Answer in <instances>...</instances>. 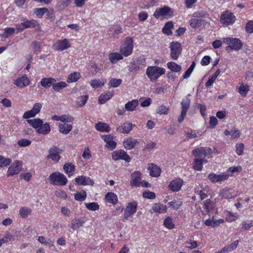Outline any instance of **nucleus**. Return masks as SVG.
<instances>
[{
	"mask_svg": "<svg viewBox=\"0 0 253 253\" xmlns=\"http://www.w3.org/2000/svg\"><path fill=\"white\" fill-rule=\"evenodd\" d=\"M165 69L158 66H149L146 70V75L151 81H156L160 76L165 74Z\"/></svg>",
	"mask_w": 253,
	"mask_h": 253,
	"instance_id": "nucleus-1",
	"label": "nucleus"
},
{
	"mask_svg": "<svg viewBox=\"0 0 253 253\" xmlns=\"http://www.w3.org/2000/svg\"><path fill=\"white\" fill-rule=\"evenodd\" d=\"M223 42L229 45L225 48L226 50H228L230 49L238 51L242 48L243 45L242 42L237 38H224L223 39Z\"/></svg>",
	"mask_w": 253,
	"mask_h": 253,
	"instance_id": "nucleus-2",
	"label": "nucleus"
},
{
	"mask_svg": "<svg viewBox=\"0 0 253 253\" xmlns=\"http://www.w3.org/2000/svg\"><path fill=\"white\" fill-rule=\"evenodd\" d=\"M49 179L52 185L64 186L68 181L66 177L62 173L55 172L50 174Z\"/></svg>",
	"mask_w": 253,
	"mask_h": 253,
	"instance_id": "nucleus-3",
	"label": "nucleus"
},
{
	"mask_svg": "<svg viewBox=\"0 0 253 253\" xmlns=\"http://www.w3.org/2000/svg\"><path fill=\"white\" fill-rule=\"evenodd\" d=\"M133 40L129 37L126 38L124 43L120 48V52L122 55L127 56L131 54L133 47Z\"/></svg>",
	"mask_w": 253,
	"mask_h": 253,
	"instance_id": "nucleus-4",
	"label": "nucleus"
},
{
	"mask_svg": "<svg viewBox=\"0 0 253 253\" xmlns=\"http://www.w3.org/2000/svg\"><path fill=\"white\" fill-rule=\"evenodd\" d=\"M170 50V56L173 60H177L182 52V46L180 42H172L169 44Z\"/></svg>",
	"mask_w": 253,
	"mask_h": 253,
	"instance_id": "nucleus-5",
	"label": "nucleus"
},
{
	"mask_svg": "<svg viewBox=\"0 0 253 253\" xmlns=\"http://www.w3.org/2000/svg\"><path fill=\"white\" fill-rule=\"evenodd\" d=\"M173 15V9L168 6L165 5L163 7L156 8L153 14V16L156 19H158L161 16H168L170 17H172Z\"/></svg>",
	"mask_w": 253,
	"mask_h": 253,
	"instance_id": "nucleus-6",
	"label": "nucleus"
},
{
	"mask_svg": "<svg viewBox=\"0 0 253 253\" xmlns=\"http://www.w3.org/2000/svg\"><path fill=\"white\" fill-rule=\"evenodd\" d=\"M229 177L228 173H221L220 174H216L213 172H211L208 176V179L212 183H219L227 180Z\"/></svg>",
	"mask_w": 253,
	"mask_h": 253,
	"instance_id": "nucleus-7",
	"label": "nucleus"
},
{
	"mask_svg": "<svg viewBox=\"0 0 253 253\" xmlns=\"http://www.w3.org/2000/svg\"><path fill=\"white\" fill-rule=\"evenodd\" d=\"M236 20V17L234 14L228 11L223 12L220 16V21L221 23L228 26L233 24Z\"/></svg>",
	"mask_w": 253,
	"mask_h": 253,
	"instance_id": "nucleus-8",
	"label": "nucleus"
},
{
	"mask_svg": "<svg viewBox=\"0 0 253 253\" xmlns=\"http://www.w3.org/2000/svg\"><path fill=\"white\" fill-rule=\"evenodd\" d=\"M42 108V104L41 103H35L31 110L26 111L24 113L23 118L24 119H29L34 117L37 114L40 113Z\"/></svg>",
	"mask_w": 253,
	"mask_h": 253,
	"instance_id": "nucleus-9",
	"label": "nucleus"
},
{
	"mask_svg": "<svg viewBox=\"0 0 253 253\" xmlns=\"http://www.w3.org/2000/svg\"><path fill=\"white\" fill-rule=\"evenodd\" d=\"M71 44L66 39L62 40H58L53 45V48L56 51H63L69 48Z\"/></svg>",
	"mask_w": 253,
	"mask_h": 253,
	"instance_id": "nucleus-10",
	"label": "nucleus"
},
{
	"mask_svg": "<svg viewBox=\"0 0 253 253\" xmlns=\"http://www.w3.org/2000/svg\"><path fill=\"white\" fill-rule=\"evenodd\" d=\"M112 158L115 161H118L120 159L123 160L126 162H129L130 161V157L123 150L114 151L112 153Z\"/></svg>",
	"mask_w": 253,
	"mask_h": 253,
	"instance_id": "nucleus-11",
	"label": "nucleus"
},
{
	"mask_svg": "<svg viewBox=\"0 0 253 253\" xmlns=\"http://www.w3.org/2000/svg\"><path fill=\"white\" fill-rule=\"evenodd\" d=\"M21 162L15 161L8 168L7 175L8 176H13L18 174L21 169Z\"/></svg>",
	"mask_w": 253,
	"mask_h": 253,
	"instance_id": "nucleus-12",
	"label": "nucleus"
},
{
	"mask_svg": "<svg viewBox=\"0 0 253 253\" xmlns=\"http://www.w3.org/2000/svg\"><path fill=\"white\" fill-rule=\"evenodd\" d=\"M137 210V204L135 202L129 203L126 207L124 212V217L127 219L128 218L135 213Z\"/></svg>",
	"mask_w": 253,
	"mask_h": 253,
	"instance_id": "nucleus-13",
	"label": "nucleus"
},
{
	"mask_svg": "<svg viewBox=\"0 0 253 253\" xmlns=\"http://www.w3.org/2000/svg\"><path fill=\"white\" fill-rule=\"evenodd\" d=\"M141 173L139 171H135L131 175L130 185L132 187L140 186Z\"/></svg>",
	"mask_w": 253,
	"mask_h": 253,
	"instance_id": "nucleus-14",
	"label": "nucleus"
},
{
	"mask_svg": "<svg viewBox=\"0 0 253 253\" xmlns=\"http://www.w3.org/2000/svg\"><path fill=\"white\" fill-rule=\"evenodd\" d=\"M211 149L208 147H200L194 149L193 154L198 158H201L203 156L206 157L211 153Z\"/></svg>",
	"mask_w": 253,
	"mask_h": 253,
	"instance_id": "nucleus-15",
	"label": "nucleus"
},
{
	"mask_svg": "<svg viewBox=\"0 0 253 253\" xmlns=\"http://www.w3.org/2000/svg\"><path fill=\"white\" fill-rule=\"evenodd\" d=\"M75 181L78 185H93L94 183L93 180L90 178L84 175L76 178Z\"/></svg>",
	"mask_w": 253,
	"mask_h": 253,
	"instance_id": "nucleus-16",
	"label": "nucleus"
},
{
	"mask_svg": "<svg viewBox=\"0 0 253 253\" xmlns=\"http://www.w3.org/2000/svg\"><path fill=\"white\" fill-rule=\"evenodd\" d=\"M182 185L183 180L180 178H176L170 182L169 188L172 191L177 192L180 190Z\"/></svg>",
	"mask_w": 253,
	"mask_h": 253,
	"instance_id": "nucleus-17",
	"label": "nucleus"
},
{
	"mask_svg": "<svg viewBox=\"0 0 253 253\" xmlns=\"http://www.w3.org/2000/svg\"><path fill=\"white\" fill-rule=\"evenodd\" d=\"M14 84L18 87L23 88L29 84L30 81L28 77L24 75L16 79Z\"/></svg>",
	"mask_w": 253,
	"mask_h": 253,
	"instance_id": "nucleus-18",
	"label": "nucleus"
},
{
	"mask_svg": "<svg viewBox=\"0 0 253 253\" xmlns=\"http://www.w3.org/2000/svg\"><path fill=\"white\" fill-rule=\"evenodd\" d=\"M47 158H50L56 162H57L59 160L60 157L59 155L58 149L57 147L54 146L49 149Z\"/></svg>",
	"mask_w": 253,
	"mask_h": 253,
	"instance_id": "nucleus-19",
	"label": "nucleus"
},
{
	"mask_svg": "<svg viewBox=\"0 0 253 253\" xmlns=\"http://www.w3.org/2000/svg\"><path fill=\"white\" fill-rule=\"evenodd\" d=\"M137 141L136 139L129 137L125 139L123 142L124 147L127 150H131L134 148Z\"/></svg>",
	"mask_w": 253,
	"mask_h": 253,
	"instance_id": "nucleus-20",
	"label": "nucleus"
},
{
	"mask_svg": "<svg viewBox=\"0 0 253 253\" xmlns=\"http://www.w3.org/2000/svg\"><path fill=\"white\" fill-rule=\"evenodd\" d=\"M134 126L130 123H125L122 126H119L117 128V130L121 133H128Z\"/></svg>",
	"mask_w": 253,
	"mask_h": 253,
	"instance_id": "nucleus-21",
	"label": "nucleus"
},
{
	"mask_svg": "<svg viewBox=\"0 0 253 253\" xmlns=\"http://www.w3.org/2000/svg\"><path fill=\"white\" fill-rule=\"evenodd\" d=\"M148 169L150 171V175L153 177L160 176L161 170L160 168L154 164H150L148 166Z\"/></svg>",
	"mask_w": 253,
	"mask_h": 253,
	"instance_id": "nucleus-22",
	"label": "nucleus"
},
{
	"mask_svg": "<svg viewBox=\"0 0 253 253\" xmlns=\"http://www.w3.org/2000/svg\"><path fill=\"white\" fill-rule=\"evenodd\" d=\"M56 80L52 78H44L41 81V85L45 88H48L53 85L54 83L56 82Z\"/></svg>",
	"mask_w": 253,
	"mask_h": 253,
	"instance_id": "nucleus-23",
	"label": "nucleus"
},
{
	"mask_svg": "<svg viewBox=\"0 0 253 253\" xmlns=\"http://www.w3.org/2000/svg\"><path fill=\"white\" fill-rule=\"evenodd\" d=\"M205 23V20L201 19L192 18L189 21V24L191 27L197 29Z\"/></svg>",
	"mask_w": 253,
	"mask_h": 253,
	"instance_id": "nucleus-24",
	"label": "nucleus"
},
{
	"mask_svg": "<svg viewBox=\"0 0 253 253\" xmlns=\"http://www.w3.org/2000/svg\"><path fill=\"white\" fill-rule=\"evenodd\" d=\"M224 220L222 219L215 220L213 218L212 219H207L205 221V224L208 226H211L212 227H217L220 224L222 223Z\"/></svg>",
	"mask_w": 253,
	"mask_h": 253,
	"instance_id": "nucleus-25",
	"label": "nucleus"
},
{
	"mask_svg": "<svg viewBox=\"0 0 253 253\" xmlns=\"http://www.w3.org/2000/svg\"><path fill=\"white\" fill-rule=\"evenodd\" d=\"M95 129L101 132H109L110 130V128L109 125L106 123L98 122L95 124Z\"/></svg>",
	"mask_w": 253,
	"mask_h": 253,
	"instance_id": "nucleus-26",
	"label": "nucleus"
},
{
	"mask_svg": "<svg viewBox=\"0 0 253 253\" xmlns=\"http://www.w3.org/2000/svg\"><path fill=\"white\" fill-rule=\"evenodd\" d=\"M123 57L121 53L112 52L109 54V59L112 63H115L118 61L122 60Z\"/></svg>",
	"mask_w": 253,
	"mask_h": 253,
	"instance_id": "nucleus-27",
	"label": "nucleus"
},
{
	"mask_svg": "<svg viewBox=\"0 0 253 253\" xmlns=\"http://www.w3.org/2000/svg\"><path fill=\"white\" fill-rule=\"evenodd\" d=\"M152 210L154 212L163 213L167 211V208L166 205L160 203H156L152 207Z\"/></svg>",
	"mask_w": 253,
	"mask_h": 253,
	"instance_id": "nucleus-28",
	"label": "nucleus"
},
{
	"mask_svg": "<svg viewBox=\"0 0 253 253\" xmlns=\"http://www.w3.org/2000/svg\"><path fill=\"white\" fill-rule=\"evenodd\" d=\"M138 104V101L137 99L132 100L126 104L125 109L128 111H133L135 109Z\"/></svg>",
	"mask_w": 253,
	"mask_h": 253,
	"instance_id": "nucleus-29",
	"label": "nucleus"
},
{
	"mask_svg": "<svg viewBox=\"0 0 253 253\" xmlns=\"http://www.w3.org/2000/svg\"><path fill=\"white\" fill-rule=\"evenodd\" d=\"M63 169L65 172L70 176L73 175V172L75 170V166L72 163H66L63 166Z\"/></svg>",
	"mask_w": 253,
	"mask_h": 253,
	"instance_id": "nucleus-30",
	"label": "nucleus"
},
{
	"mask_svg": "<svg viewBox=\"0 0 253 253\" xmlns=\"http://www.w3.org/2000/svg\"><path fill=\"white\" fill-rule=\"evenodd\" d=\"M181 112L186 113L187 112L190 105V99L188 97L184 98L181 102Z\"/></svg>",
	"mask_w": 253,
	"mask_h": 253,
	"instance_id": "nucleus-31",
	"label": "nucleus"
},
{
	"mask_svg": "<svg viewBox=\"0 0 253 253\" xmlns=\"http://www.w3.org/2000/svg\"><path fill=\"white\" fill-rule=\"evenodd\" d=\"M27 122L34 128L37 129L43 123V121L39 118L28 120Z\"/></svg>",
	"mask_w": 253,
	"mask_h": 253,
	"instance_id": "nucleus-32",
	"label": "nucleus"
},
{
	"mask_svg": "<svg viewBox=\"0 0 253 253\" xmlns=\"http://www.w3.org/2000/svg\"><path fill=\"white\" fill-rule=\"evenodd\" d=\"M105 200L108 203L115 205L118 202V197L115 193L109 192L105 196Z\"/></svg>",
	"mask_w": 253,
	"mask_h": 253,
	"instance_id": "nucleus-33",
	"label": "nucleus"
},
{
	"mask_svg": "<svg viewBox=\"0 0 253 253\" xmlns=\"http://www.w3.org/2000/svg\"><path fill=\"white\" fill-rule=\"evenodd\" d=\"M32 213L31 209L27 207H21L19 211V215L23 218H27L28 215H30Z\"/></svg>",
	"mask_w": 253,
	"mask_h": 253,
	"instance_id": "nucleus-34",
	"label": "nucleus"
},
{
	"mask_svg": "<svg viewBox=\"0 0 253 253\" xmlns=\"http://www.w3.org/2000/svg\"><path fill=\"white\" fill-rule=\"evenodd\" d=\"M72 126L70 124H60L59 125V131L63 134H68L72 129Z\"/></svg>",
	"mask_w": 253,
	"mask_h": 253,
	"instance_id": "nucleus-35",
	"label": "nucleus"
},
{
	"mask_svg": "<svg viewBox=\"0 0 253 253\" xmlns=\"http://www.w3.org/2000/svg\"><path fill=\"white\" fill-rule=\"evenodd\" d=\"M173 27V24L172 21H169L167 22L163 29V33L168 35H171L172 33L171 31V29Z\"/></svg>",
	"mask_w": 253,
	"mask_h": 253,
	"instance_id": "nucleus-36",
	"label": "nucleus"
},
{
	"mask_svg": "<svg viewBox=\"0 0 253 253\" xmlns=\"http://www.w3.org/2000/svg\"><path fill=\"white\" fill-rule=\"evenodd\" d=\"M141 65L140 62L138 60L132 62L128 66V70L131 72L137 71L141 68Z\"/></svg>",
	"mask_w": 253,
	"mask_h": 253,
	"instance_id": "nucleus-37",
	"label": "nucleus"
},
{
	"mask_svg": "<svg viewBox=\"0 0 253 253\" xmlns=\"http://www.w3.org/2000/svg\"><path fill=\"white\" fill-rule=\"evenodd\" d=\"M81 77V74L79 72H74L69 75L67 82L68 83L77 82Z\"/></svg>",
	"mask_w": 253,
	"mask_h": 253,
	"instance_id": "nucleus-38",
	"label": "nucleus"
},
{
	"mask_svg": "<svg viewBox=\"0 0 253 253\" xmlns=\"http://www.w3.org/2000/svg\"><path fill=\"white\" fill-rule=\"evenodd\" d=\"M215 207V204L210 199L205 201L203 206V209L207 213H209L211 210H212Z\"/></svg>",
	"mask_w": 253,
	"mask_h": 253,
	"instance_id": "nucleus-39",
	"label": "nucleus"
},
{
	"mask_svg": "<svg viewBox=\"0 0 253 253\" xmlns=\"http://www.w3.org/2000/svg\"><path fill=\"white\" fill-rule=\"evenodd\" d=\"M37 131L39 133L46 134L50 132V128L48 124H42V125L39 127Z\"/></svg>",
	"mask_w": 253,
	"mask_h": 253,
	"instance_id": "nucleus-40",
	"label": "nucleus"
},
{
	"mask_svg": "<svg viewBox=\"0 0 253 253\" xmlns=\"http://www.w3.org/2000/svg\"><path fill=\"white\" fill-rule=\"evenodd\" d=\"M113 96V93L108 92L104 94H101L98 99L99 104H103L109 100Z\"/></svg>",
	"mask_w": 253,
	"mask_h": 253,
	"instance_id": "nucleus-41",
	"label": "nucleus"
},
{
	"mask_svg": "<svg viewBox=\"0 0 253 253\" xmlns=\"http://www.w3.org/2000/svg\"><path fill=\"white\" fill-rule=\"evenodd\" d=\"M220 72V70L219 69H217L214 73V74H213L212 76L206 82L205 84V86L207 87L211 86L213 84L217 77L219 75Z\"/></svg>",
	"mask_w": 253,
	"mask_h": 253,
	"instance_id": "nucleus-42",
	"label": "nucleus"
},
{
	"mask_svg": "<svg viewBox=\"0 0 253 253\" xmlns=\"http://www.w3.org/2000/svg\"><path fill=\"white\" fill-rule=\"evenodd\" d=\"M67 86V84L65 82H60L58 83H54L52 85V89L55 91H60L63 88Z\"/></svg>",
	"mask_w": 253,
	"mask_h": 253,
	"instance_id": "nucleus-43",
	"label": "nucleus"
},
{
	"mask_svg": "<svg viewBox=\"0 0 253 253\" xmlns=\"http://www.w3.org/2000/svg\"><path fill=\"white\" fill-rule=\"evenodd\" d=\"M167 66L170 70L174 72H178L181 69V66L174 62H168Z\"/></svg>",
	"mask_w": 253,
	"mask_h": 253,
	"instance_id": "nucleus-44",
	"label": "nucleus"
},
{
	"mask_svg": "<svg viewBox=\"0 0 253 253\" xmlns=\"http://www.w3.org/2000/svg\"><path fill=\"white\" fill-rule=\"evenodd\" d=\"M229 189L224 188L220 191L219 196L224 199H231L233 196L230 193Z\"/></svg>",
	"mask_w": 253,
	"mask_h": 253,
	"instance_id": "nucleus-45",
	"label": "nucleus"
},
{
	"mask_svg": "<svg viewBox=\"0 0 253 253\" xmlns=\"http://www.w3.org/2000/svg\"><path fill=\"white\" fill-rule=\"evenodd\" d=\"M84 224V221L81 219H75L72 220L71 228L74 230H77Z\"/></svg>",
	"mask_w": 253,
	"mask_h": 253,
	"instance_id": "nucleus-46",
	"label": "nucleus"
},
{
	"mask_svg": "<svg viewBox=\"0 0 253 253\" xmlns=\"http://www.w3.org/2000/svg\"><path fill=\"white\" fill-rule=\"evenodd\" d=\"M24 28L25 29L29 28H35L37 26L39 25L37 21L35 20L32 19L31 20H27L23 23Z\"/></svg>",
	"mask_w": 253,
	"mask_h": 253,
	"instance_id": "nucleus-47",
	"label": "nucleus"
},
{
	"mask_svg": "<svg viewBox=\"0 0 253 253\" xmlns=\"http://www.w3.org/2000/svg\"><path fill=\"white\" fill-rule=\"evenodd\" d=\"M47 12V8H36L34 9V13L40 18L42 17V16Z\"/></svg>",
	"mask_w": 253,
	"mask_h": 253,
	"instance_id": "nucleus-48",
	"label": "nucleus"
},
{
	"mask_svg": "<svg viewBox=\"0 0 253 253\" xmlns=\"http://www.w3.org/2000/svg\"><path fill=\"white\" fill-rule=\"evenodd\" d=\"M238 244L239 241L236 240L234 241L233 243L223 248V251H226V253H227L228 252L234 251L237 248Z\"/></svg>",
	"mask_w": 253,
	"mask_h": 253,
	"instance_id": "nucleus-49",
	"label": "nucleus"
},
{
	"mask_svg": "<svg viewBox=\"0 0 253 253\" xmlns=\"http://www.w3.org/2000/svg\"><path fill=\"white\" fill-rule=\"evenodd\" d=\"M122 82V80L121 79L112 78L109 80L108 84L110 87H117L121 84Z\"/></svg>",
	"mask_w": 253,
	"mask_h": 253,
	"instance_id": "nucleus-50",
	"label": "nucleus"
},
{
	"mask_svg": "<svg viewBox=\"0 0 253 253\" xmlns=\"http://www.w3.org/2000/svg\"><path fill=\"white\" fill-rule=\"evenodd\" d=\"M193 168L196 170H201L203 168L202 161L199 158L195 159L193 164Z\"/></svg>",
	"mask_w": 253,
	"mask_h": 253,
	"instance_id": "nucleus-51",
	"label": "nucleus"
},
{
	"mask_svg": "<svg viewBox=\"0 0 253 253\" xmlns=\"http://www.w3.org/2000/svg\"><path fill=\"white\" fill-rule=\"evenodd\" d=\"M11 160L0 155V168L7 166L10 164Z\"/></svg>",
	"mask_w": 253,
	"mask_h": 253,
	"instance_id": "nucleus-52",
	"label": "nucleus"
},
{
	"mask_svg": "<svg viewBox=\"0 0 253 253\" xmlns=\"http://www.w3.org/2000/svg\"><path fill=\"white\" fill-rule=\"evenodd\" d=\"M88 96L87 95L82 96L80 98H79V100L77 102V107H81L84 105L88 100Z\"/></svg>",
	"mask_w": 253,
	"mask_h": 253,
	"instance_id": "nucleus-53",
	"label": "nucleus"
},
{
	"mask_svg": "<svg viewBox=\"0 0 253 253\" xmlns=\"http://www.w3.org/2000/svg\"><path fill=\"white\" fill-rule=\"evenodd\" d=\"M85 207L90 211H96L99 208V206L97 203L92 202L89 203H85Z\"/></svg>",
	"mask_w": 253,
	"mask_h": 253,
	"instance_id": "nucleus-54",
	"label": "nucleus"
},
{
	"mask_svg": "<svg viewBox=\"0 0 253 253\" xmlns=\"http://www.w3.org/2000/svg\"><path fill=\"white\" fill-rule=\"evenodd\" d=\"M68 1L60 0L57 3L56 7L58 10H62L68 5Z\"/></svg>",
	"mask_w": 253,
	"mask_h": 253,
	"instance_id": "nucleus-55",
	"label": "nucleus"
},
{
	"mask_svg": "<svg viewBox=\"0 0 253 253\" xmlns=\"http://www.w3.org/2000/svg\"><path fill=\"white\" fill-rule=\"evenodd\" d=\"M196 66V63L195 62H193L189 67V68L186 70L184 75H183L184 79H187L189 77L191 74L193 72L194 69L195 68Z\"/></svg>",
	"mask_w": 253,
	"mask_h": 253,
	"instance_id": "nucleus-56",
	"label": "nucleus"
},
{
	"mask_svg": "<svg viewBox=\"0 0 253 253\" xmlns=\"http://www.w3.org/2000/svg\"><path fill=\"white\" fill-rule=\"evenodd\" d=\"M238 90L242 96H245L249 90V86L248 85H244L242 84L239 87Z\"/></svg>",
	"mask_w": 253,
	"mask_h": 253,
	"instance_id": "nucleus-57",
	"label": "nucleus"
},
{
	"mask_svg": "<svg viewBox=\"0 0 253 253\" xmlns=\"http://www.w3.org/2000/svg\"><path fill=\"white\" fill-rule=\"evenodd\" d=\"M86 197V192L84 191L83 193L78 192L75 194V199L78 201L82 202L84 201Z\"/></svg>",
	"mask_w": 253,
	"mask_h": 253,
	"instance_id": "nucleus-58",
	"label": "nucleus"
},
{
	"mask_svg": "<svg viewBox=\"0 0 253 253\" xmlns=\"http://www.w3.org/2000/svg\"><path fill=\"white\" fill-rule=\"evenodd\" d=\"M208 16L209 14L204 11H197L193 14V17L197 19L198 18H206Z\"/></svg>",
	"mask_w": 253,
	"mask_h": 253,
	"instance_id": "nucleus-59",
	"label": "nucleus"
},
{
	"mask_svg": "<svg viewBox=\"0 0 253 253\" xmlns=\"http://www.w3.org/2000/svg\"><path fill=\"white\" fill-rule=\"evenodd\" d=\"M164 224L167 228L170 229H172L174 226V224L172 222L171 218L169 217H167L164 220Z\"/></svg>",
	"mask_w": 253,
	"mask_h": 253,
	"instance_id": "nucleus-60",
	"label": "nucleus"
},
{
	"mask_svg": "<svg viewBox=\"0 0 253 253\" xmlns=\"http://www.w3.org/2000/svg\"><path fill=\"white\" fill-rule=\"evenodd\" d=\"M104 83L101 82L99 80H92L90 81L91 86L94 88H98L101 86H103Z\"/></svg>",
	"mask_w": 253,
	"mask_h": 253,
	"instance_id": "nucleus-61",
	"label": "nucleus"
},
{
	"mask_svg": "<svg viewBox=\"0 0 253 253\" xmlns=\"http://www.w3.org/2000/svg\"><path fill=\"white\" fill-rule=\"evenodd\" d=\"M185 244L186 245V247L189 249L196 248L198 246L197 242L192 240L186 242Z\"/></svg>",
	"mask_w": 253,
	"mask_h": 253,
	"instance_id": "nucleus-62",
	"label": "nucleus"
},
{
	"mask_svg": "<svg viewBox=\"0 0 253 253\" xmlns=\"http://www.w3.org/2000/svg\"><path fill=\"white\" fill-rule=\"evenodd\" d=\"M169 108L166 106L161 105L157 109V113L160 115L167 114Z\"/></svg>",
	"mask_w": 253,
	"mask_h": 253,
	"instance_id": "nucleus-63",
	"label": "nucleus"
},
{
	"mask_svg": "<svg viewBox=\"0 0 253 253\" xmlns=\"http://www.w3.org/2000/svg\"><path fill=\"white\" fill-rule=\"evenodd\" d=\"M246 30L248 33H253V21L251 20L246 24Z\"/></svg>",
	"mask_w": 253,
	"mask_h": 253,
	"instance_id": "nucleus-64",
	"label": "nucleus"
}]
</instances>
